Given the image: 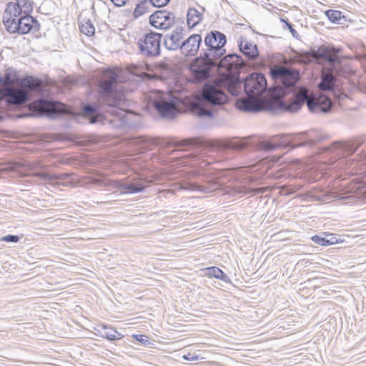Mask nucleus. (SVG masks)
<instances>
[{"label": "nucleus", "instance_id": "nucleus-27", "mask_svg": "<svg viewBox=\"0 0 366 366\" xmlns=\"http://www.w3.org/2000/svg\"><path fill=\"white\" fill-rule=\"evenodd\" d=\"M207 274L209 277H214L224 282H230L229 277L221 269L217 267L207 268Z\"/></svg>", "mask_w": 366, "mask_h": 366}, {"label": "nucleus", "instance_id": "nucleus-13", "mask_svg": "<svg viewBox=\"0 0 366 366\" xmlns=\"http://www.w3.org/2000/svg\"><path fill=\"white\" fill-rule=\"evenodd\" d=\"M175 16L167 10H159L149 16L150 24L155 28L167 29L174 23Z\"/></svg>", "mask_w": 366, "mask_h": 366}, {"label": "nucleus", "instance_id": "nucleus-16", "mask_svg": "<svg viewBox=\"0 0 366 366\" xmlns=\"http://www.w3.org/2000/svg\"><path fill=\"white\" fill-rule=\"evenodd\" d=\"M340 49L334 46H321L316 50L317 59L319 57L324 59L332 64V70H335L336 64H340V61L337 56Z\"/></svg>", "mask_w": 366, "mask_h": 366}, {"label": "nucleus", "instance_id": "nucleus-36", "mask_svg": "<svg viewBox=\"0 0 366 366\" xmlns=\"http://www.w3.org/2000/svg\"><path fill=\"white\" fill-rule=\"evenodd\" d=\"M20 237L17 235L8 234L1 237V240L6 242H18Z\"/></svg>", "mask_w": 366, "mask_h": 366}, {"label": "nucleus", "instance_id": "nucleus-29", "mask_svg": "<svg viewBox=\"0 0 366 366\" xmlns=\"http://www.w3.org/2000/svg\"><path fill=\"white\" fill-rule=\"evenodd\" d=\"M325 15L328 19L334 24H343L342 20L345 19V16L342 15V12L340 11L331 9L327 10L325 11Z\"/></svg>", "mask_w": 366, "mask_h": 366}, {"label": "nucleus", "instance_id": "nucleus-2", "mask_svg": "<svg viewBox=\"0 0 366 366\" xmlns=\"http://www.w3.org/2000/svg\"><path fill=\"white\" fill-rule=\"evenodd\" d=\"M118 75L112 70L107 69L102 74L99 82V98L97 107L86 104L83 107V113L89 117L92 124L97 123L102 118L99 112L107 113L114 117L122 118L125 111L122 108L124 104L123 97L116 89Z\"/></svg>", "mask_w": 366, "mask_h": 366}, {"label": "nucleus", "instance_id": "nucleus-28", "mask_svg": "<svg viewBox=\"0 0 366 366\" xmlns=\"http://www.w3.org/2000/svg\"><path fill=\"white\" fill-rule=\"evenodd\" d=\"M17 80L11 69H6L3 76L0 75V85L4 87L11 86Z\"/></svg>", "mask_w": 366, "mask_h": 366}, {"label": "nucleus", "instance_id": "nucleus-5", "mask_svg": "<svg viewBox=\"0 0 366 366\" xmlns=\"http://www.w3.org/2000/svg\"><path fill=\"white\" fill-rule=\"evenodd\" d=\"M305 103L311 112L317 114L327 113L332 107L330 99L315 100L309 94L307 88L300 86L294 92L293 97L290 102L279 99H272L267 103L265 109L272 112L281 111L293 113L299 111Z\"/></svg>", "mask_w": 366, "mask_h": 366}, {"label": "nucleus", "instance_id": "nucleus-20", "mask_svg": "<svg viewBox=\"0 0 366 366\" xmlns=\"http://www.w3.org/2000/svg\"><path fill=\"white\" fill-rule=\"evenodd\" d=\"M285 134H278L271 137L269 142H262L259 144V149L265 152L274 151L280 147H284Z\"/></svg>", "mask_w": 366, "mask_h": 366}, {"label": "nucleus", "instance_id": "nucleus-46", "mask_svg": "<svg viewBox=\"0 0 366 366\" xmlns=\"http://www.w3.org/2000/svg\"><path fill=\"white\" fill-rule=\"evenodd\" d=\"M21 165L20 164H15L11 169H18Z\"/></svg>", "mask_w": 366, "mask_h": 366}, {"label": "nucleus", "instance_id": "nucleus-33", "mask_svg": "<svg viewBox=\"0 0 366 366\" xmlns=\"http://www.w3.org/2000/svg\"><path fill=\"white\" fill-rule=\"evenodd\" d=\"M316 50H312L310 52L305 51L300 56V61L303 64H310L313 59H317V56L315 54Z\"/></svg>", "mask_w": 366, "mask_h": 366}, {"label": "nucleus", "instance_id": "nucleus-34", "mask_svg": "<svg viewBox=\"0 0 366 366\" xmlns=\"http://www.w3.org/2000/svg\"><path fill=\"white\" fill-rule=\"evenodd\" d=\"M169 144H171L172 145H173L174 147H187V146L192 145V144H194V140L191 139H182V140H179V141L170 142Z\"/></svg>", "mask_w": 366, "mask_h": 366}, {"label": "nucleus", "instance_id": "nucleus-11", "mask_svg": "<svg viewBox=\"0 0 366 366\" xmlns=\"http://www.w3.org/2000/svg\"><path fill=\"white\" fill-rule=\"evenodd\" d=\"M360 144L361 142L357 141L335 142L329 146L323 147L320 153L329 152L335 158H343L352 155Z\"/></svg>", "mask_w": 366, "mask_h": 366}, {"label": "nucleus", "instance_id": "nucleus-10", "mask_svg": "<svg viewBox=\"0 0 366 366\" xmlns=\"http://www.w3.org/2000/svg\"><path fill=\"white\" fill-rule=\"evenodd\" d=\"M201 94L204 104L211 106H222L228 101L227 95L219 86L209 83L204 85Z\"/></svg>", "mask_w": 366, "mask_h": 366}, {"label": "nucleus", "instance_id": "nucleus-23", "mask_svg": "<svg viewBox=\"0 0 366 366\" xmlns=\"http://www.w3.org/2000/svg\"><path fill=\"white\" fill-rule=\"evenodd\" d=\"M332 71H334V70L331 69V72L322 74L321 81L318 84V88L321 91L327 92L334 89L335 78L332 73ZM335 72L338 73L336 69L335 70Z\"/></svg>", "mask_w": 366, "mask_h": 366}, {"label": "nucleus", "instance_id": "nucleus-43", "mask_svg": "<svg viewBox=\"0 0 366 366\" xmlns=\"http://www.w3.org/2000/svg\"><path fill=\"white\" fill-rule=\"evenodd\" d=\"M29 86L36 89L39 85V81L34 79H31V81L29 84Z\"/></svg>", "mask_w": 366, "mask_h": 366}, {"label": "nucleus", "instance_id": "nucleus-1", "mask_svg": "<svg viewBox=\"0 0 366 366\" xmlns=\"http://www.w3.org/2000/svg\"><path fill=\"white\" fill-rule=\"evenodd\" d=\"M244 66L242 56L236 54L226 55L218 63V68L225 70L224 84L228 92L233 96H238L243 88L247 97L237 100V108L246 112H258L264 109L259 99L266 92L267 80L262 74L255 72L242 80L239 71Z\"/></svg>", "mask_w": 366, "mask_h": 366}, {"label": "nucleus", "instance_id": "nucleus-25", "mask_svg": "<svg viewBox=\"0 0 366 366\" xmlns=\"http://www.w3.org/2000/svg\"><path fill=\"white\" fill-rule=\"evenodd\" d=\"M187 24L190 28L196 26L202 20V14L194 8H189L187 11Z\"/></svg>", "mask_w": 366, "mask_h": 366}, {"label": "nucleus", "instance_id": "nucleus-17", "mask_svg": "<svg viewBox=\"0 0 366 366\" xmlns=\"http://www.w3.org/2000/svg\"><path fill=\"white\" fill-rule=\"evenodd\" d=\"M201 42V35L197 34L191 35L189 38L182 41L180 48L182 54L186 56H195L199 49Z\"/></svg>", "mask_w": 366, "mask_h": 366}, {"label": "nucleus", "instance_id": "nucleus-32", "mask_svg": "<svg viewBox=\"0 0 366 366\" xmlns=\"http://www.w3.org/2000/svg\"><path fill=\"white\" fill-rule=\"evenodd\" d=\"M80 31L82 34L91 36L94 34L95 29L90 20H87L84 24L79 26Z\"/></svg>", "mask_w": 366, "mask_h": 366}, {"label": "nucleus", "instance_id": "nucleus-44", "mask_svg": "<svg viewBox=\"0 0 366 366\" xmlns=\"http://www.w3.org/2000/svg\"><path fill=\"white\" fill-rule=\"evenodd\" d=\"M267 190L266 187L257 188L253 190L255 194H262Z\"/></svg>", "mask_w": 366, "mask_h": 366}, {"label": "nucleus", "instance_id": "nucleus-35", "mask_svg": "<svg viewBox=\"0 0 366 366\" xmlns=\"http://www.w3.org/2000/svg\"><path fill=\"white\" fill-rule=\"evenodd\" d=\"M197 114L199 117H213L212 111L209 109L204 108V107H200L197 111Z\"/></svg>", "mask_w": 366, "mask_h": 366}, {"label": "nucleus", "instance_id": "nucleus-8", "mask_svg": "<svg viewBox=\"0 0 366 366\" xmlns=\"http://www.w3.org/2000/svg\"><path fill=\"white\" fill-rule=\"evenodd\" d=\"M179 99L169 92H157L153 99V105L164 118L173 119L178 112Z\"/></svg>", "mask_w": 366, "mask_h": 366}, {"label": "nucleus", "instance_id": "nucleus-3", "mask_svg": "<svg viewBox=\"0 0 366 366\" xmlns=\"http://www.w3.org/2000/svg\"><path fill=\"white\" fill-rule=\"evenodd\" d=\"M206 49H202L199 57L191 64L192 81L202 82L209 78L210 70L216 65L215 61L222 58L226 52V36L219 31H212L204 37Z\"/></svg>", "mask_w": 366, "mask_h": 366}, {"label": "nucleus", "instance_id": "nucleus-15", "mask_svg": "<svg viewBox=\"0 0 366 366\" xmlns=\"http://www.w3.org/2000/svg\"><path fill=\"white\" fill-rule=\"evenodd\" d=\"M36 107L48 117L61 114L66 112V107L64 104L55 101L42 99L36 103Z\"/></svg>", "mask_w": 366, "mask_h": 366}, {"label": "nucleus", "instance_id": "nucleus-4", "mask_svg": "<svg viewBox=\"0 0 366 366\" xmlns=\"http://www.w3.org/2000/svg\"><path fill=\"white\" fill-rule=\"evenodd\" d=\"M33 3L31 0H16L6 4L3 14V23L8 32L19 34H28L34 26L39 27L37 20L31 14Z\"/></svg>", "mask_w": 366, "mask_h": 366}, {"label": "nucleus", "instance_id": "nucleus-22", "mask_svg": "<svg viewBox=\"0 0 366 366\" xmlns=\"http://www.w3.org/2000/svg\"><path fill=\"white\" fill-rule=\"evenodd\" d=\"M122 193L135 194L144 191L146 186L141 182L125 184L121 182H116L115 186Z\"/></svg>", "mask_w": 366, "mask_h": 366}, {"label": "nucleus", "instance_id": "nucleus-19", "mask_svg": "<svg viewBox=\"0 0 366 366\" xmlns=\"http://www.w3.org/2000/svg\"><path fill=\"white\" fill-rule=\"evenodd\" d=\"M34 176L39 179L41 183H45L49 184H61L66 185L62 182L69 179L71 176L69 173H62L59 174H50L47 173L39 172L34 174Z\"/></svg>", "mask_w": 366, "mask_h": 366}, {"label": "nucleus", "instance_id": "nucleus-47", "mask_svg": "<svg viewBox=\"0 0 366 366\" xmlns=\"http://www.w3.org/2000/svg\"><path fill=\"white\" fill-rule=\"evenodd\" d=\"M167 193L174 194V190L170 189V190H167Z\"/></svg>", "mask_w": 366, "mask_h": 366}, {"label": "nucleus", "instance_id": "nucleus-12", "mask_svg": "<svg viewBox=\"0 0 366 366\" xmlns=\"http://www.w3.org/2000/svg\"><path fill=\"white\" fill-rule=\"evenodd\" d=\"M29 98L28 93L23 88L7 86L0 91V100L5 99L9 104L21 105L25 103Z\"/></svg>", "mask_w": 366, "mask_h": 366}, {"label": "nucleus", "instance_id": "nucleus-24", "mask_svg": "<svg viewBox=\"0 0 366 366\" xmlns=\"http://www.w3.org/2000/svg\"><path fill=\"white\" fill-rule=\"evenodd\" d=\"M96 330L102 337L109 340H120L123 337V335L115 329L105 325H99Z\"/></svg>", "mask_w": 366, "mask_h": 366}, {"label": "nucleus", "instance_id": "nucleus-6", "mask_svg": "<svg viewBox=\"0 0 366 366\" xmlns=\"http://www.w3.org/2000/svg\"><path fill=\"white\" fill-rule=\"evenodd\" d=\"M181 164L191 165L194 168L192 173L196 176H204L207 178L205 182L207 186L192 182L176 184L178 189L197 191L202 193H210L219 187L215 176L214 169L210 166L212 162H208L202 156H192L188 154L182 157Z\"/></svg>", "mask_w": 366, "mask_h": 366}, {"label": "nucleus", "instance_id": "nucleus-38", "mask_svg": "<svg viewBox=\"0 0 366 366\" xmlns=\"http://www.w3.org/2000/svg\"><path fill=\"white\" fill-rule=\"evenodd\" d=\"M170 0H150V3L155 7H163L166 6Z\"/></svg>", "mask_w": 366, "mask_h": 366}, {"label": "nucleus", "instance_id": "nucleus-37", "mask_svg": "<svg viewBox=\"0 0 366 366\" xmlns=\"http://www.w3.org/2000/svg\"><path fill=\"white\" fill-rule=\"evenodd\" d=\"M133 338H134L138 342H141L142 344L147 345L149 344V340L148 337L143 335H133Z\"/></svg>", "mask_w": 366, "mask_h": 366}, {"label": "nucleus", "instance_id": "nucleus-21", "mask_svg": "<svg viewBox=\"0 0 366 366\" xmlns=\"http://www.w3.org/2000/svg\"><path fill=\"white\" fill-rule=\"evenodd\" d=\"M285 145L284 147H291L292 149L301 147H307L306 138H305V133L300 132L293 134H285Z\"/></svg>", "mask_w": 366, "mask_h": 366}, {"label": "nucleus", "instance_id": "nucleus-40", "mask_svg": "<svg viewBox=\"0 0 366 366\" xmlns=\"http://www.w3.org/2000/svg\"><path fill=\"white\" fill-rule=\"evenodd\" d=\"M182 357L187 361H197L202 359V357H200L198 355H192L190 353L183 355Z\"/></svg>", "mask_w": 366, "mask_h": 366}, {"label": "nucleus", "instance_id": "nucleus-9", "mask_svg": "<svg viewBox=\"0 0 366 366\" xmlns=\"http://www.w3.org/2000/svg\"><path fill=\"white\" fill-rule=\"evenodd\" d=\"M162 34L149 32L139 40L141 54L147 57H154L160 54Z\"/></svg>", "mask_w": 366, "mask_h": 366}, {"label": "nucleus", "instance_id": "nucleus-41", "mask_svg": "<svg viewBox=\"0 0 366 366\" xmlns=\"http://www.w3.org/2000/svg\"><path fill=\"white\" fill-rule=\"evenodd\" d=\"M287 27L289 29L291 34L292 36L296 37L297 35V31L293 28L292 24L289 23L288 21H285Z\"/></svg>", "mask_w": 366, "mask_h": 366}, {"label": "nucleus", "instance_id": "nucleus-42", "mask_svg": "<svg viewBox=\"0 0 366 366\" xmlns=\"http://www.w3.org/2000/svg\"><path fill=\"white\" fill-rule=\"evenodd\" d=\"M112 2L114 3V5H116L117 6H124L126 2L127 1V0H110Z\"/></svg>", "mask_w": 366, "mask_h": 366}, {"label": "nucleus", "instance_id": "nucleus-31", "mask_svg": "<svg viewBox=\"0 0 366 366\" xmlns=\"http://www.w3.org/2000/svg\"><path fill=\"white\" fill-rule=\"evenodd\" d=\"M150 4H152L150 3V1H148L147 0H144L141 2H139L137 5V6L134 11V16L135 18H138V17L144 15V14H146L148 11V9H149Z\"/></svg>", "mask_w": 366, "mask_h": 366}, {"label": "nucleus", "instance_id": "nucleus-30", "mask_svg": "<svg viewBox=\"0 0 366 366\" xmlns=\"http://www.w3.org/2000/svg\"><path fill=\"white\" fill-rule=\"evenodd\" d=\"M312 240L316 244L321 246H328L337 242L336 238L331 236L322 237L318 235H315L312 237Z\"/></svg>", "mask_w": 366, "mask_h": 366}, {"label": "nucleus", "instance_id": "nucleus-7", "mask_svg": "<svg viewBox=\"0 0 366 366\" xmlns=\"http://www.w3.org/2000/svg\"><path fill=\"white\" fill-rule=\"evenodd\" d=\"M269 74L275 81V85L272 88L273 94L278 97L292 92L300 78L298 70L280 65H270Z\"/></svg>", "mask_w": 366, "mask_h": 366}, {"label": "nucleus", "instance_id": "nucleus-18", "mask_svg": "<svg viewBox=\"0 0 366 366\" xmlns=\"http://www.w3.org/2000/svg\"><path fill=\"white\" fill-rule=\"evenodd\" d=\"M237 44L240 51L249 60H254L259 56V53L257 46L249 41L246 37L243 36H239Z\"/></svg>", "mask_w": 366, "mask_h": 366}, {"label": "nucleus", "instance_id": "nucleus-39", "mask_svg": "<svg viewBox=\"0 0 366 366\" xmlns=\"http://www.w3.org/2000/svg\"><path fill=\"white\" fill-rule=\"evenodd\" d=\"M230 147L233 149L241 150L247 147V144L244 142H233Z\"/></svg>", "mask_w": 366, "mask_h": 366}, {"label": "nucleus", "instance_id": "nucleus-14", "mask_svg": "<svg viewBox=\"0 0 366 366\" xmlns=\"http://www.w3.org/2000/svg\"><path fill=\"white\" fill-rule=\"evenodd\" d=\"M185 29L182 26L174 28L171 32L165 34L164 37V44L167 49L174 51L180 49L183 39L184 38Z\"/></svg>", "mask_w": 366, "mask_h": 366}, {"label": "nucleus", "instance_id": "nucleus-26", "mask_svg": "<svg viewBox=\"0 0 366 366\" xmlns=\"http://www.w3.org/2000/svg\"><path fill=\"white\" fill-rule=\"evenodd\" d=\"M306 138L307 147L312 148L315 144L321 141L323 137L317 130L312 129L307 132H304Z\"/></svg>", "mask_w": 366, "mask_h": 366}, {"label": "nucleus", "instance_id": "nucleus-45", "mask_svg": "<svg viewBox=\"0 0 366 366\" xmlns=\"http://www.w3.org/2000/svg\"><path fill=\"white\" fill-rule=\"evenodd\" d=\"M260 67H265L267 66L266 59L263 57H260V61L259 63Z\"/></svg>", "mask_w": 366, "mask_h": 366}]
</instances>
